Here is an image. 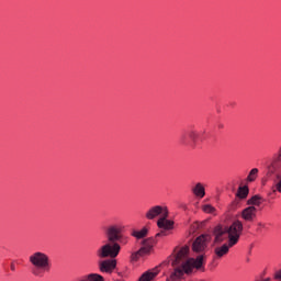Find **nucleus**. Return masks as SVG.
Listing matches in <instances>:
<instances>
[{"label": "nucleus", "instance_id": "nucleus-1", "mask_svg": "<svg viewBox=\"0 0 281 281\" xmlns=\"http://www.w3.org/2000/svg\"><path fill=\"white\" fill-rule=\"evenodd\" d=\"M189 252L190 248L184 246L176 254L172 260L175 271L166 279V281H179L186 273H192V269H201L203 267V257H199L196 260H186Z\"/></svg>", "mask_w": 281, "mask_h": 281}, {"label": "nucleus", "instance_id": "nucleus-2", "mask_svg": "<svg viewBox=\"0 0 281 281\" xmlns=\"http://www.w3.org/2000/svg\"><path fill=\"white\" fill-rule=\"evenodd\" d=\"M124 232V225L122 224H110L104 234L108 241L97 249V257L103 258H117L120 251H122V246L117 240H122V234Z\"/></svg>", "mask_w": 281, "mask_h": 281}, {"label": "nucleus", "instance_id": "nucleus-3", "mask_svg": "<svg viewBox=\"0 0 281 281\" xmlns=\"http://www.w3.org/2000/svg\"><path fill=\"white\" fill-rule=\"evenodd\" d=\"M243 222L235 221L231 226L217 225L213 231L214 243H224L227 240L231 247L238 245L240 236L243 235Z\"/></svg>", "mask_w": 281, "mask_h": 281}, {"label": "nucleus", "instance_id": "nucleus-4", "mask_svg": "<svg viewBox=\"0 0 281 281\" xmlns=\"http://www.w3.org/2000/svg\"><path fill=\"white\" fill-rule=\"evenodd\" d=\"M29 262L36 269L34 276H41V273H47L52 269V262L49 256L42 251H35L29 257Z\"/></svg>", "mask_w": 281, "mask_h": 281}, {"label": "nucleus", "instance_id": "nucleus-5", "mask_svg": "<svg viewBox=\"0 0 281 281\" xmlns=\"http://www.w3.org/2000/svg\"><path fill=\"white\" fill-rule=\"evenodd\" d=\"M142 247L137 250L132 252L131 260L132 262H137L139 258H144V256H149L153 254V248L155 247V239L146 238L140 241Z\"/></svg>", "mask_w": 281, "mask_h": 281}, {"label": "nucleus", "instance_id": "nucleus-6", "mask_svg": "<svg viewBox=\"0 0 281 281\" xmlns=\"http://www.w3.org/2000/svg\"><path fill=\"white\" fill-rule=\"evenodd\" d=\"M212 239V237L210 235H201L199 236L192 245V249L195 254H201L200 256H198L196 259L194 258H190V260H199V258L202 257V267H203V261H204V257H203V252L205 251V249L207 248V243H210V240Z\"/></svg>", "mask_w": 281, "mask_h": 281}, {"label": "nucleus", "instance_id": "nucleus-7", "mask_svg": "<svg viewBox=\"0 0 281 281\" xmlns=\"http://www.w3.org/2000/svg\"><path fill=\"white\" fill-rule=\"evenodd\" d=\"M101 260H99L98 262V267H99V271L101 273H108L111 274L113 273V271H115L116 267H117V260H115V258H111L110 259H105V258H99Z\"/></svg>", "mask_w": 281, "mask_h": 281}, {"label": "nucleus", "instance_id": "nucleus-8", "mask_svg": "<svg viewBox=\"0 0 281 281\" xmlns=\"http://www.w3.org/2000/svg\"><path fill=\"white\" fill-rule=\"evenodd\" d=\"M148 221H154V218H164V216H168V206L164 205H155L151 206L145 214Z\"/></svg>", "mask_w": 281, "mask_h": 281}, {"label": "nucleus", "instance_id": "nucleus-9", "mask_svg": "<svg viewBox=\"0 0 281 281\" xmlns=\"http://www.w3.org/2000/svg\"><path fill=\"white\" fill-rule=\"evenodd\" d=\"M160 271L161 269L159 267L147 270L140 276L138 281H154L157 278V276H159Z\"/></svg>", "mask_w": 281, "mask_h": 281}, {"label": "nucleus", "instance_id": "nucleus-10", "mask_svg": "<svg viewBox=\"0 0 281 281\" xmlns=\"http://www.w3.org/2000/svg\"><path fill=\"white\" fill-rule=\"evenodd\" d=\"M257 212L258 209H256V206H248L241 211V218H244V221L251 223V221L256 218Z\"/></svg>", "mask_w": 281, "mask_h": 281}, {"label": "nucleus", "instance_id": "nucleus-11", "mask_svg": "<svg viewBox=\"0 0 281 281\" xmlns=\"http://www.w3.org/2000/svg\"><path fill=\"white\" fill-rule=\"evenodd\" d=\"M199 139V133L196 131H189L183 134L180 138L182 144H190V142L194 143Z\"/></svg>", "mask_w": 281, "mask_h": 281}, {"label": "nucleus", "instance_id": "nucleus-12", "mask_svg": "<svg viewBox=\"0 0 281 281\" xmlns=\"http://www.w3.org/2000/svg\"><path fill=\"white\" fill-rule=\"evenodd\" d=\"M157 226L160 229L168 231V229H172V227L175 226V222L168 220V216H164V217L158 218Z\"/></svg>", "mask_w": 281, "mask_h": 281}, {"label": "nucleus", "instance_id": "nucleus-13", "mask_svg": "<svg viewBox=\"0 0 281 281\" xmlns=\"http://www.w3.org/2000/svg\"><path fill=\"white\" fill-rule=\"evenodd\" d=\"M232 247H234V246H231L229 241H227L226 244H223L222 246H217L215 248V256L217 258H223V256H227V254H229V249H232Z\"/></svg>", "mask_w": 281, "mask_h": 281}, {"label": "nucleus", "instance_id": "nucleus-14", "mask_svg": "<svg viewBox=\"0 0 281 281\" xmlns=\"http://www.w3.org/2000/svg\"><path fill=\"white\" fill-rule=\"evenodd\" d=\"M192 192L195 196H198V199H203V196H205V187L203 186V183L198 182L192 188Z\"/></svg>", "mask_w": 281, "mask_h": 281}, {"label": "nucleus", "instance_id": "nucleus-15", "mask_svg": "<svg viewBox=\"0 0 281 281\" xmlns=\"http://www.w3.org/2000/svg\"><path fill=\"white\" fill-rule=\"evenodd\" d=\"M247 205H250L252 207H260L262 205V196L260 195H254L247 201Z\"/></svg>", "mask_w": 281, "mask_h": 281}, {"label": "nucleus", "instance_id": "nucleus-16", "mask_svg": "<svg viewBox=\"0 0 281 281\" xmlns=\"http://www.w3.org/2000/svg\"><path fill=\"white\" fill-rule=\"evenodd\" d=\"M132 236L136 238V240H142V238H146L148 236V228L143 227L140 231L132 232Z\"/></svg>", "mask_w": 281, "mask_h": 281}, {"label": "nucleus", "instance_id": "nucleus-17", "mask_svg": "<svg viewBox=\"0 0 281 281\" xmlns=\"http://www.w3.org/2000/svg\"><path fill=\"white\" fill-rule=\"evenodd\" d=\"M236 196L237 199L245 200L247 196H249V187H239Z\"/></svg>", "mask_w": 281, "mask_h": 281}, {"label": "nucleus", "instance_id": "nucleus-18", "mask_svg": "<svg viewBox=\"0 0 281 281\" xmlns=\"http://www.w3.org/2000/svg\"><path fill=\"white\" fill-rule=\"evenodd\" d=\"M256 179H258V168H254V169L250 170V172L247 177V181H248V183H251Z\"/></svg>", "mask_w": 281, "mask_h": 281}, {"label": "nucleus", "instance_id": "nucleus-19", "mask_svg": "<svg viewBox=\"0 0 281 281\" xmlns=\"http://www.w3.org/2000/svg\"><path fill=\"white\" fill-rule=\"evenodd\" d=\"M87 280L88 281H104V277L98 273H90L87 274Z\"/></svg>", "mask_w": 281, "mask_h": 281}, {"label": "nucleus", "instance_id": "nucleus-20", "mask_svg": "<svg viewBox=\"0 0 281 281\" xmlns=\"http://www.w3.org/2000/svg\"><path fill=\"white\" fill-rule=\"evenodd\" d=\"M202 210L205 212V214H216V209L210 204H204Z\"/></svg>", "mask_w": 281, "mask_h": 281}, {"label": "nucleus", "instance_id": "nucleus-21", "mask_svg": "<svg viewBox=\"0 0 281 281\" xmlns=\"http://www.w3.org/2000/svg\"><path fill=\"white\" fill-rule=\"evenodd\" d=\"M278 168H280V165L274 161L268 167V172H270V175H274V172H278Z\"/></svg>", "mask_w": 281, "mask_h": 281}, {"label": "nucleus", "instance_id": "nucleus-22", "mask_svg": "<svg viewBox=\"0 0 281 281\" xmlns=\"http://www.w3.org/2000/svg\"><path fill=\"white\" fill-rule=\"evenodd\" d=\"M274 189L277 190V192L281 193V175L277 176V182L274 184Z\"/></svg>", "mask_w": 281, "mask_h": 281}, {"label": "nucleus", "instance_id": "nucleus-23", "mask_svg": "<svg viewBox=\"0 0 281 281\" xmlns=\"http://www.w3.org/2000/svg\"><path fill=\"white\" fill-rule=\"evenodd\" d=\"M117 243H121V245H128V237L121 235V239H119Z\"/></svg>", "mask_w": 281, "mask_h": 281}, {"label": "nucleus", "instance_id": "nucleus-24", "mask_svg": "<svg viewBox=\"0 0 281 281\" xmlns=\"http://www.w3.org/2000/svg\"><path fill=\"white\" fill-rule=\"evenodd\" d=\"M274 280L281 281V269L274 273Z\"/></svg>", "mask_w": 281, "mask_h": 281}, {"label": "nucleus", "instance_id": "nucleus-25", "mask_svg": "<svg viewBox=\"0 0 281 281\" xmlns=\"http://www.w3.org/2000/svg\"><path fill=\"white\" fill-rule=\"evenodd\" d=\"M231 207L232 210H236V207H238V201L235 200L234 202H232Z\"/></svg>", "mask_w": 281, "mask_h": 281}, {"label": "nucleus", "instance_id": "nucleus-26", "mask_svg": "<svg viewBox=\"0 0 281 281\" xmlns=\"http://www.w3.org/2000/svg\"><path fill=\"white\" fill-rule=\"evenodd\" d=\"M156 236H166L165 232L158 233Z\"/></svg>", "mask_w": 281, "mask_h": 281}, {"label": "nucleus", "instance_id": "nucleus-27", "mask_svg": "<svg viewBox=\"0 0 281 281\" xmlns=\"http://www.w3.org/2000/svg\"><path fill=\"white\" fill-rule=\"evenodd\" d=\"M258 227H265V224L258 223Z\"/></svg>", "mask_w": 281, "mask_h": 281}, {"label": "nucleus", "instance_id": "nucleus-28", "mask_svg": "<svg viewBox=\"0 0 281 281\" xmlns=\"http://www.w3.org/2000/svg\"><path fill=\"white\" fill-rule=\"evenodd\" d=\"M14 269H15V267H14V265L12 263V265H11V270L14 271Z\"/></svg>", "mask_w": 281, "mask_h": 281}]
</instances>
